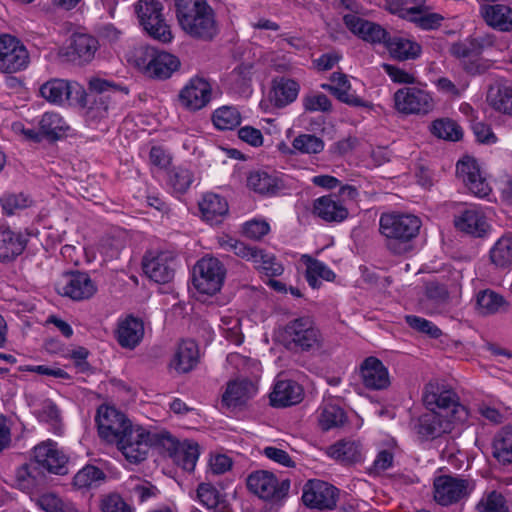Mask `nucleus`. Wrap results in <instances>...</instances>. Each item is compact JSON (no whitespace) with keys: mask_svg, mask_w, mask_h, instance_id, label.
Returning <instances> with one entry per match:
<instances>
[{"mask_svg":"<svg viewBox=\"0 0 512 512\" xmlns=\"http://www.w3.org/2000/svg\"><path fill=\"white\" fill-rule=\"evenodd\" d=\"M120 93L127 95L128 90L126 88L119 89L111 81L91 77L87 90L81 88L77 98L78 103L85 109L86 122L89 125H96L108 118L109 111L115 108Z\"/></svg>","mask_w":512,"mask_h":512,"instance_id":"obj_1","label":"nucleus"},{"mask_svg":"<svg viewBox=\"0 0 512 512\" xmlns=\"http://www.w3.org/2000/svg\"><path fill=\"white\" fill-rule=\"evenodd\" d=\"M422 222L419 217L401 212H383L379 218V233L385 247L395 255L411 250V242L417 237Z\"/></svg>","mask_w":512,"mask_h":512,"instance_id":"obj_2","label":"nucleus"},{"mask_svg":"<svg viewBox=\"0 0 512 512\" xmlns=\"http://www.w3.org/2000/svg\"><path fill=\"white\" fill-rule=\"evenodd\" d=\"M180 27L190 37L210 41L218 33L215 13L206 0H176Z\"/></svg>","mask_w":512,"mask_h":512,"instance_id":"obj_3","label":"nucleus"},{"mask_svg":"<svg viewBox=\"0 0 512 512\" xmlns=\"http://www.w3.org/2000/svg\"><path fill=\"white\" fill-rule=\"evenodd\" d=\"M423 403L429 411L437 412L444 417L458 421H466L468 417V411L459 403L456 393L437 382H430L425 386Z\"/></svg>","mask_w":512,"mask_h":512,"instance_id":"obj_4","label":"nucleus"},{"mask_svg":"<svg viewBox=\"0 0 512 512\" xmlns=\"http://www.w3.org/2000/svg\"><path fill=\"white\" fill-rule=\"evenodd\" d=\"M136 64L148 77L165 80L179 69L180 60L168 52L159 51L153 47H144L139 50Z\"/></svg>","mask_w":512,"mask_h":512,"instance_id":"obj_5","label":"nucleus"},{"mask_svg":"<svg viewBox=\"0 0 512 512\" xmlns=\"http://www.w3.org/2000/svg\"><path fill=\"white\" fill-rule=\"evenodd\" d=\"M162 11L163 4L158 0H139L135 3V12L144 30L152 38L168 43L172 40V33Z\"/></svg>","mask_w":512,"mask_h":512,"instance_id":"obj_6","label":"nucleus"},{"mask_svg":"<svg viewBox=\"0 0 512 512\" xmlns=\"http://www.w3.org/2000/svg\"><path fill=\"white\" fill-rule=\"evenodd\" d=\"M225 275L226 269L219 259L204 257L193 269V283L200 293L213 295L220 291Z\"/></svg>","mask_w":512,"mask_h":512,"instance_id":"obj_7","label":"nucleus"},{"mask_svg":"<svg viewBox=\"0 0 512 512\" xmlns=\"http://www.w3.org/2000/svg\"><path fill=\"white\" fill-rule=\"evenodd\" d=\"M115 443L127 461L137 464L146 459L153 436L142 426L133 425Z\"/></svg>","mask_w":512,"mask_h":512,"instance_id":"obj_8","label":"nucleus"},{"mask_svg":"<svg viewBox=\"0 0 512 512\" xmlns=\"http://www.w3.org/2000/svg\"><path fill=\"white\" fill-rule=\"evenodd\" d=\"M30 55L20 39L10 34L0 35V72L13 74L25 70Z\"/></svg>","mask_w":512,"mask_h":512,"instance_id":"obj_9","label":"nucleus"},{"mask_svg":"<svg viewBox=\"0 0 512 512\" xmlns=\"http://www.w3.org/2000/svg\"><path fill=\"white\" fill-rule=\"evenodd\" d=\"M246 484L251 493L263 500H281L290 489L288 480L279 481L273 473L266 470H257L249 474Z\"/></svg>","mask_w":512,"mask_h":512,"instance_id":"obj_10","label":"nucleus"},{"mask_svg":"<svg viewBox=\"0 0 512 512\" xmlns=\"http://www.w3.org/2000/svg\"><path fill=\"white\" fill-rule=\"evenodd\" d=\"M394 104L402 114L426 115L434 109V99L429 91L421 87H403L394 93Z\"/></svg>","mask_w":512,"mask_h":512,"instance_id":"obj_11","label":"nucleus"},{"mask_svg":"<svg viewBox=\"0 0 512 512\" xmlns=\"http://www.w3.org/2000/svg\"><path fill=\"white\" fill-rule=\"evenodd\" d=\"M474 487L472 480L441 475L433 483L434 500L442 506H448L468 497Z\"/></svg>","mask_w":512,"mask_h":512,"instance_id":"obj_12","label":"nucleus"},{"mask_svg":"<svg viewBox=\"0 0 512 512\" xmlns=\"http://www.w3.org/2000/svg\"><path fill=\"white\" fill-rule=\"evenodd\" d=\"M96 422L99 436L109 443L116 442L133 426L125 414L107 405L98 408Z\"/></svg>","mask_w":512,"mask_h":512,"instance_id":"obj_13","label":"nucleus"},{"mask_svg":"<svg viewBox=\"0 0 512 512\" xmlns=\"http://www.w3.org/2000/svg\"><path fill=\"white\" fill-rule=\"evenodd\" d=\"M456 175L468 191L476 197L485 198L492 191L478 162L473 157L466 156L457 162Z\"/></svg>","mask_w":512,"mask_h":512,"instance_id":"obj_14","label":"nucleus"},{"mask_svg":"<svg viewBox=\"0 0 512 512\" xmlns=\"http://www.w3.org/2000/svg\"><path fill=\"white\" fill-rule=\"evenodd\" d=\"M482 52L483 44L475 38L456 42L450 48L451 55L461 62L467 73L472 75L481 74L488 67L481 57Z\"/></svg>","mask_w":512,"mask_h":512,"instance_id":"obj_15","label":"nucleus"},{"mask_svg":"<svg viewBox=\"0 0 512 512\" xmlns=\"http://www.w3.org/2000/svg\"><path fill=\"white\" fill-rule=\"evenodd\" d=\"M338 490L321 480H309L303 489V503L317 510H332L336 507Z\"/></svg>","mask_w":512,"mask_h":512,"instance_id":"obj_16","label":"nucleus"},{"mask_svg":"<svg viewBox=\"0 0 512 512\" xmlns=\"http://www.w3.org/2000/svg\"><path fill=\"white\" fill-rule=\"evenodd\" d=\"M285 334L302 350L318 349L321 344L320 331L310 317H300L290 321L285 327Z\"/></svg>","mask_w":512,"mask_h":512,"instance_id":"obj_17","label":"nucleus"},{"mask_svg":"<svg viewBox=\"0 0 512 512\" xmlns=\"http://www.w3.org/2000/svg\"><path fill=\"white\" fill-rule=\"evenodd\" d=\"M343 22L352 34L373 45L385 44L389 34L380 24L369 21L356 14L344 15Z\"/></svg>","mask_w":512,"mask_h":512,"instance_id":"obj_18","label":"nucleus"},{"mask_svg":"<svg viewBox=\"0 0 512 512\" xmlns=\"http://www.w3.org/2000/svg\"><path fill=\"white\" fill-rule=\"evenodd\" d=\"M96 291L97 286L89 274L80 271L65 274L63 283L59 284V292L76 301L89 299Z\"/></svg>","mask_w":512,"mask_h":512,"instance_id":"obj_19","label":"nucleus"},{"mask_svg":"<svg viewBox=\"0 0 512 512\" xmlns=\"http://www.w3.org/2000/svg\"><path fill=\"white\" fill-rule=\"evenodd\" d=\"M212 87L201 77L192 78L180 91L179 102L188 110L197 111L211 100Z\"/></svg>","mask_w":512,"mask_h":512,"instance_id":"obj_20","label":"nucleus"},{"mask_svg":"<svg viewBox=\"0 0 512 512\" xmlns=\"http://www.w3.org/2000/svg\"><path fill=\"white\" fill-rule=\"evenodd\" d=\"M258 387L247 378L230 380L222 394V405L228 409L242 408L256 396Z\"/></svg>","mask_w":512,"mask_h":512,"instance_id":"obj_21","label":"nucleus"},{"mask_svg":"<svg viewBox=\"0 0 512 512\" xmlns=\"http://www.w3.org/2000/svg\"><path fill=\"white\" fill-rule=\"evenodd\" d=\"M175 256L171 252H160L156 256L143 260L145 274L156 283L165 284L174 278Z\"/></svg>","mask_w":512,"mask_h":512,"instance_id":"obj_22","label":"nucleus"},{"mask_svg":"<svg viewBox=\"0 0 512 512\" xmlns=\"http://www.w3.org/2000/svg\"><path fill=\"white\" fill-rule=\"evenodd\" d=\"M34 458L37 464L51 473L66 474L67 457L52 441L43 442L34 448Z\"/></svg>","mask_w":512,"mask_h":512,"instance_id":"obj_23","label":"nucleus"},{"mask_svg":"<svg viewBox=\"0 0 512 512\" xmlns=\"http://www.w3.org/2000/svg\"><path fill=\"white\" fill-rule=\"evenodd\" d=\"M312 212L328 223H340L347 219L349 212L346 205L339 200V195L330 193L313 201Z\"/></svg>","mask_w":512,"mask_h":512,"instance_id":"obj_24","label":"nucleus"},{"mask_svg":"<svg viewBox=\"0 0 512 512\" xmlns=\"http://www.w3.org/2000/svg\"><path fill=\"white\" fill-rule=\"evenodd\" d=\"M457 230L473 237H483L489 228L483 210L478 206H470L454 218Z\"/></svg>","mask_w":512,"mask_h":512,"instance_id":"obj_25","label":"nucleus"},{"mask_svg":"<svg viewBox=\"0 0 512 512\" xmlns=\"http://www.w3.org/2000/svg\"><path fill=\"white\" fill-rule=\"evenodd\" d=\"M462 422L428 410L427 413L419 418L417 433L424 439H435L451 432L454 424Z\"/></svg>","mask_w":512,"mask_h":512,"instance_id":"obj_26","label":"nucleus"},{"mask_svg":"<svg viewBox=\"0 0 512 512\" xmlns=\"http://www.w3.org/2000/svg\"><path fill=\"white\" fill-rule=\"evenodd\" d=\"M300 84L285 76L276 77L271 82L268 99L275 108H285L292 104L298 97Z\"/></svg>","mask_w":512,"mask_h":512,"instance_id":"obj_27","label":"nucleus"},{"mask_svg":"<svg viewBox=\"0 0 512 512\" xmlns=\"http://www.w3.org/2000/svg\"><path fill=\"white\" fill-rule=\"evenodd\" d=\"M330 81L331 84H322L321 87L329 91L340 102L352 107H371L370 102L362 99L351 91V84L345 74L334 72L330 77Z\"/></svg>","mask_w":512,"mask_h":512,"instance_id":"obj_28","label":"nucleus"},{"mask_svg":"<svg viewBox=\"0 0 512 512\" xmlns=\"http://www.w3.org/2000/svg\"><path fill=\"white\" fill-rule=\"evenodd\" d=\"M360 377L365 387L373 390L385 389L390 384L387 368L374 356H370L362 362Z\"/></svg>","mask_w":512,"mask_h":512,"instance_id":"obj_29","label":"nucleus"},{"mask_svg":"<svg viewBox=\"0 0 512 512\" xmlns=\"http://www.w3.org/2000/svg\"><path fill=\"white\" fill-rule=\"evenodd\" d=\"M303 396V388L296 381L277 379L270 393V403L273 407H288L300 403Z\"/></svg>","mask_w":512,"mask_h":512,"instance_id":"obj_30","label":"nucleus"},{"mask_svg":"<svg viewBox=\"0 0 512 512\" xmlns=\"http://www.w3.org/2000/svg\"><path fill=\"white\" fill-rule=\"evenodd\" d=\"M81 86L76 82L64 79H50L40 86V95L49 103L61 105L65 100L72 97L73 93L78 96Z\"/></svg>","mask_w":512,"mask_h":512,"instance_id":"obj_31","label":"nucleus"},{"mask_svg":"<svg viewBox=\"0 0 512 512\" xmlns=\"http://www.w3.org/2000/svg\"><path fill=\"white\" fill-rule=\"evenodd\" d=\"M247 186L255 193L269 197L284 189V183L277 174L264 169L251 171L247 177Z\"/></svg>","mask_w":512,"mask_h":512,"instance_id":"obj_32","label":"nucleus"},{"mask_svg":"<svg viewBox=\"0 0 512 512\" xmlns=\"http://www.w3.org/2000/svg\"><path fill=\"white\" fill-rule=\"evenodd\" d=\"M99 48L98 40L88 34L76 33L71 38L67 55L73 62L86 64L92 61Z\"/></svg>","mask_w":512,"mask_h":512,"instance_id":"obj_33","label":"nucleus"},{"mask_svg":"<svg viewBox=\"0 0 512 512\" xmlns=\"http://www.w3.org/2000/svg\"><path fill=\"white\" fill-rule=\"evenodd\" d=\"M202 218L210 225H216L223 221L228 213L226 199L215 193H206L199 202Z\"/></svg>","mask_w":512,"mask_h":512,"instance_id":"obj_34","label":"nucleus"},{"mask_svg":"<svg viewBox=\"0 0 512 512\" xmlns=\"http://www.w3.org/2000/svg\"><path fill=\"white\" fill-rule=\"evenodd\" d=\"M144 324L142 320L128 316L118 325L117 341L124 349H134L143 339Z\"/></svg>","mask_w":512,"mask_h":512,"instance_id":"obj_35","label":"nucleus"},{"mask_svg":"<svg viewBox=\"0 0 512 512\" xmlns=\"http://www.w3.org/2000/svg\"><path fill=\"white\" fill-rule=\"evenodd\" d=\"M27 245V238L20 232L10 229L0 231V261H14L22 254Z\"/></svg>","mask_w":512,"mask_h":512,"instance_id":"obj_36","label":"nucleus"},{"mask_svg":"<svg viewBox=\"0 0 512 512\" xmlns=\"http://www.w3.org/2000/svg\"><path fill=\"white\" fill-rule=\"evenodd\" d=\"M385 47L392 58L405 61L416 59L420 56L422 48L420 44L402 36H391L390 33L385 41Z\"/></svg>","mask_w":512,"mask_h":512,"instance_id":"obj_37","label":"nucleus"},{"mask_svg":"<svg viewBox=\"0 0 512 512\" xmlns=\"http://www.w3.org/2000/svg\"><path fill=\"white\" fill-rule=\"evenodd\" d=\"M481 15L487 25L502 32L512 30V8L503 4L484 5Z\"/></svg>","mask_w":512,"mask_h":512,"instance_id":"obj_38","label":"nucleus"},{"mask_svg":"<svg viewBox=\"0 0 512 512\" xmlns=\"http://www.w3.org/2000/svg\"><path fill=\"white\" fill-rule=\"evenodd\" d=\"M326 454L343 464H353L362 459V447L358 441L342 439L330 445Z\"/></svg>","mask_w":512,"mask_h":512,"instance_id":"obj_39","label":"nucleus"},{"mask_svg":"<svg viewBox=\"0 0 512 512\" xmlns=\"http://www.w3.org/2000/svg\"><path fill=\"white\" fill-rule=\"evenodd\" d=\"M487 98L495 110L512 116V81L497 82L490 87Z\"/></svg>","mask_w":512,"mask_h":512,"instance_id":"obj_40","label":"nucleus"},{"mask_svg":"<svg viewBox=\"0 0 512 512\" xmlns=\"http://www.w3.org/2000/svg\"><path fill=\"white\" fill-rule=\"evenodd\" d=\"M492 455L501 465L512 464V427H503L492 442Z\"/></svg>","mask_w":512,"mask_h":512,"instance_id":"obj_41","label":"nucleus"},{"mask_svg":"<svg viewBox=\"0 0 512 512\" xmlns=\"http://www.w3.org/2000/svg\"><path fill=\"white\" fill-rule=\"evenodd\" d=\"M301 260L306 265V280L312 288H319L321 282L318 278L326 281L335 279V273L325 263L309 255H303Z\"/></svg>","mask_w":512,"mask_h":512,"instance_id":"obj_42","label":"nucleus"},{"mask_svg":"<svg viewBox=\"0 0 512 512\" xmlns=\"http://www.w3.org/2000/svg\"><path fill=\"white\" fill-rule=\"evenodd\" d=\"M476 304L479 313L483 315L496 314L508 307L504 297L490 289L482 290L477 294Z\"/></svg>","mask_w":512,"mask_h":512,"instance_id":"obj_43","label":"nucleus"},{"mask_svg":"<svg viewBox=\"0 0 512 512\" xmlns=\"http://www.w3.org/2000/svg\"><path fill=\"white\" fill-rule=\"evenodd\" d=\"M199 457V446L196 442L185 440L173 454V461L185 471L194 470Z\"/></svg>","mask_w":512,"mask_h":512,"instance_id":"obj_44","label":"nucleus"},{"mask_svg":"<svg viewBox=\"0 0 512 512\" xmlns=\"http://www.w3.org/2000/svg\"><path fill=\"white\" fill-rule=\"evenodd\" d=\"M424 4L425 0H386L384 7L391 14L411 21V18L421 12V7Z\"/></svg>","mask_w":512,"mask_h":512,"instance_id":"obj_45","label":"nucleus"},{"mask_svg":"<svg viewBox=\"0 0 512 512\" xmlns=\"http://www.w3.org/2000/svg\"><path fill=\"white\" fill-rule=\"evenodd\" d=\"M64 119L55 112H46L39 121L40 132L50 140L58 139L68 129Z\"/></svg>","mask_w":512,"mask_h":512,"instance_id":"obj_46","label":"nucleus"},{"mask_svg":"<svg viewBox=\"0 0 512 512\" xmlns=\"http://www.w3.org/2000/svg\"><path fill=\"white\" fill-rule=\"evenodd\" d=\"M346 421V415L338 405L325 403L320 407L318 423L322 430H330L342 426Z\"/></svg>","mask_w":512,"mask_h":512,"instance_id":"obj_47","label":"nucleus"},{"mask_svg":"<svg viewBox=\"0 0 512 512\" xmlns=\"http://www.w3.org/2000/svg\"><path fill=\"white\" fill-rule=\"evenodd\" d=\"M449 299V292L446 285L441 284L437 281H429L425 285V300L422 305L425 309H428L427 303L431 302V312H437L439 307L445 305Z\"/></svg>","mask_w":512,"mask_h":512,"instance_id":"obj_48","label":"nucleus"},{"mask_svg":"<svg viewBox=\"0 0 512 512\" xmlns=\"http://www.w3.org/2000/svg\"><path fill=\"white\" fill-rule=\"evenodd\" d=\"M491 261L498 267L512 266V235L502 236L490 251Z\"/></svg>","mask_w":512,"mask_h":512,"instance_id":"obj_49","label":"nucleus"},{"mask_svg":"<svg viewBox=\"0 0 512 512\" xmlns=\"http://www.w3.org/2000/svg\"><path fill=\"white\" fill-rule=\"evenodd\" d=\"M431 133L437 138L449 141H458L463 136L462 128L449 118L434 120L431 124Z\"/></svg>","mask_w":512,"mask_h":512,"instance_id":"obj_50","label":"nucleus"},{"mask_svg":"<svg viewBox=\"0 0 512 512\" xmlns=\"http://www.w3.org/2000/svg\"><path fill=\"white\" fill-rule=\"evenodd\" d=\"M252 69L253 65L250 63L237 65L228 76L231 88L237 93H247L252 80Z\"/></svg>","mask_w":512,"mask_h":512,"instance_id":"obj_51","label":"nucleus"},{"mask_svg":"<svg viewBox=\"0 0 512 512\" xmlns=\"http://www.w3.org/2000/svg\"><path fill=\"white\" fill-rule=\"evenodd\" d=\"M212 121L219 130H232L241 123V115L235 107L223 106L214 111Z\"/></svg>","mask_w":512,"mask_h":512,"instance_id":"obj_52","label":"nucleus"},{"mask_svg":"<svg viewBox=\"0 0 512 512\" xmlns=\"http://www.w3.org/2000/svg\"><path fill=\"white\" fill-rule=\"evenodd\" d=\"M218 243L223 250L232 252L236 256L246 259L247 261L253 262L254 258H257L256 253L258 249L256 247L248 246L228 235L220 237Z\"/></svg>","mask_w":512,"mask_h":512,"instance_id":"obj_53","label":"nucleus"},{"mask_svg":"<svg viewBox=\"0 0 512 512\" xmlns=\"http://www.w3.org/2000/svg\"><path fill=\"white\" fill-rule=\"evenodd\" d=\"M103 479L104 473L102 470L93 465H86L75 474L73 485L77 489H89Z\"/></svg>","mask_w":512,"mask_h":512,"instance_id":"obj_54","label":"nucleus"},{"mask_svg":"<svg viewBox=\"0 0 512 512\" xmlns=\"http://www.w3.org/2000/svg\"><path fill=\"white\" fill-rule=\"evenodd\" d=\"M39 507L45 512H78L76 506L56 494L46 493L38 499Z\"/></svg>","mask_w":512,"mask_h":512,"instance_id":"obj_55","label":"nucleus"},{"mask_svg":"<svg viewBox=\"0 0 512 512\" xmlns=\"http://www.w3.org/2000/svg\"><path fill=\"white\" fill-rule=\"evenodd\" d=\"M405 321L410 328L419 333L425 334L430 338L437 339L444 337L445 339H448V336L444 335L433 322L425 318L416 315H407L405 316Z\"/></svg>","mask_w":512,"mask_h":512,"instance_id":"obj_56","label":"nucleus"},{"mask_svg":"<svg viewBox=\"0 0 512 512\" xmlns=\"http://www.w3.org/2000/svg\"><path fill=\"white\" fill-rule=\"evenodd\" d=\"M257 258H254L253 264L258 270L264 272L267 276H279L283 273V266L276 261V258L265 253L263 250L258 249Z\"/></svg>","mask_w":512,"mask_h":512,"instance_id":"obj_57","label":"nucleus"},{"mask_svg":"<svg viewBox=\"0 0 512 512\" xmlns=\"http://www.w3.org/2000/svg\"><path fill=\"white\" fill-rule=\"evenodd\" d=\"M294 149L301 153L318 154L324 149V142L321 138L312 134H301L292 142Z\"/></svg>","mask_w":512,"mask_h":512,"instance_id":"obj_58","label":"nucleus"},{"mask_svg":"<svg viewBox=\"0 0 512 512\" xmlns=\"http://www.w3.org/2000/svg\"><path fill=\"white\" fill-rule=\"evenodd\" d=\"M478 512H509L506 505L504 496L497 492L492 491L483 496L477 504Z\"/></svg>","mask_w":512,"mask_h":512,"instance_id":"obj_59","label":"nucleus"},{"mask_svg":"<svg viewBox=\"0 0 512 512\" xmlns=\"http://www.w3.org/2000/svg\"><path fill=\"white\" fill-rule=\"evenodd\" d=\"M193 182V174L190 170L177 167L169 173V184L177 193H185Z\"/></svg>","mask_w":512,"mask_h":512,"instance_id":"obj_60","label":"nucleus"},{"mask_svg":"<svg viewBox=\"0 0 512 512\" xmlns=\"http://www.w3.org/2000/svg\"><path fill=\"white\" fill-rule=\"evenodd\" d=\"M29 203V198L23 193H6L0 197V204L7 215H12L17 210L25 209L29 206Z\"/></svg>","mask_w":512,"mask_h":512,"instance_id":"obj_61","label":"nucleus"},{"mask_svg":"<svg viewBox=\"0 0 512 512\" xmlns=\"http://www.w3.org/2000/svg\"><path fill=\"white\" fill-rule=\"evenodd\" d=\"M303 107L307 112H329L332 109L330 99L323 93H311L303 97Z\"/></svg>","mask_w":512,"mask_h":512,"instance_id":"obj_62","label":"nucleus"},{"mask_svg":"<svg viewBox=\"0 0 512 512\" xmlns=\"http://www.w3.org/2000/svg\"><path fill=\"white\" fill-rule=\"evenodd\" d=\"M443 20L444 17L441 14L427 12L424 4L421 7V12L411 18L410 22L415 23L421 29L432 30L440 27Z\"/></svg>","mask_w":512,"mask_h":512,"instance_id":"obj_63","label":"nucleus"},{"mask_svg":"<svg viewBox=\"0 0 512 512\" xmlns=\"http://www.w3.org/2000/svg\"><path fill=\"white\" fill-rule=\"evenodd\" d=\"M102 512H133V509L117 493L103 496L100 504Z\"/></svg>","mask_w":512,"mask_h":512,"instance_id":"obj_64","label":"nucleus"}]
</instances>
